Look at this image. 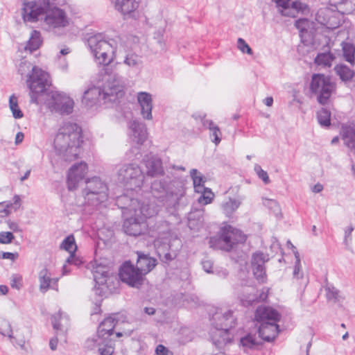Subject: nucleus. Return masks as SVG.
Segmentation results:
<instances>
[{
	"mask_svg": "<svg viewBox=\"0 0 355 355\" xmlns=\"http://www.w3.org/2000/svg\"><path fill=\"white\" fill-rule=\"evenodd\" d=\"M155 352L157 355H173V352L163 345H157Z\"/></svg>",
	"mask_w": 355,
	"mask_h": 355,
	"instance_id": "6e6d98bb",
	"label": "nucleus"
},
{
	"mask_svg": "<svg viewBox=\"0 0 355 355\" xmlns=\"http://www.w3.org/2000/svg\"><path fill=\"white\" fill-rule=\"evenodd\" d=\"M146 166V173L148 176L156 177L164 173L162 159L155 155L148 156L144 159Z\"/></svg>",
	"mask_w": 355,
	"mask_h": 355,
	"instance_id": "5701e85b",
	"label": "nucleus"
},
{
	"mask_svg": "<svg viewBox=\"0 0 355 355\" xmlns=\"http://www.w3.org/2000/svg\"><path fill=\"white\" fill-rule=\"evenodd\" d=\"M334 69L343 81H349L352 80L355 75L354 71L345 64L336 65Z\"/></svg>",
	"mask_w": 355,
	"mask_h": 355,
	"instance_id": "c9c22d12",
	"label": "nucleus"
},
{
	"mask_svg": "<svg viewBox=\"0 0 355 355\" xmlns=\"http://www.w3.org/2000/svg\"><path fill=\"white\" fill-rule=\"evenodd\" d=\"M342 137L345 145L355 150V123L342 127Z\"/></svg>",
	"mask_w": 355,
	"mask_h": 355,
	"instance_id": "c85d7f7f",
	"label": "nucleus"
},
{
	"mask_svg": "<svg viewBox=\"0 0 355 355\" xmlns=\"http://www.w3.org/2000/svg\"><path fill=\"white\" fill-rule=\"evenodd\" d=\"M246 236L239 230L227 225L220 230V235L218 239H210L211 247H215V242L218 241V247L226 251H230L234 245L239 243H244Z\"/></svg>",
	"mask_w": 355,
	"mask_h": 355,
	"instance_id": "f8f14e48",
	"label": "nucleus"
},
{
	"mask_svg": "<svg viewBox=\"0 0 355 355\" xmlns=\"http://www.w3.org/2000/svg\"><path fill=\"white\" fill-rule=\"evenodd\" d=\"M130 139L137 144H142L147 137V130L145 124L134 120L130 123Z\"/></svg>",
	"mask_w": 355,
	"mask_h": 355,
	"instance_id": "393cba45",
	"label": "nucleus"
},
{
	"mask_svg": "<svg viewBox=\"0 0 355 355\" xmlns=\"http://www.w3.org/2000/svg\"><path fill=\"white\" fill-rule=\"evenodd\" d=\"M17 257V254L12 252H3L1 258L5 259L15 260Z\"/></svg>",
	"mask_w": 355,
	"mask_h": 355,
	"instance_id": "774afa93",
	"label": "nucleus"
},
{
	"mask_svg": "<svg viewBox=\"0 0 355 355\" xmlns=\"http://www.w3.org/2000/svg\"><path fill=\"white\" fill-rule=\"evenodd\" d=\"M31 68V73H28L26 83L30 89L31 102L39 104L40 97L46 93L50 86L49 75L38 67H32L31 63L24 60L18 67L19 73L23 76Z\"/></svg>",
	"mask_w": 355,
	"mask_h": 355,
	"instance_id": "20e7f679",
	"label": "nucleus"
},
{
	"mask_svg": "<svg viewBox=\"0 0 355 355\" xmlns=\"http://www.w3.org/2000/svg\"><path fill=\"white\" fill-rule=\"evenodd\" d=\"M315 20L328 29H335L340 24L336 13L329 8L319 9L315 15Z\"/></svg>",
	"mask_w": 355,
	"mask_h": 355,
	"instance_id": "6ab92c4d",
	"label": "nucleus"
},
{
	"mask_svg": "<svg viewBox=\"0 0 355 355\" xmlns=\"http://www.w3.org/2000/svg\"><path fill=\"white\" fill-rule=\"evenodd\" d=\"M137 259L136 268L144 277V276L150 272L156 266L157 261L155 259L150 257L148 254H146L141 252H137Z\"/></svg>",
	"mask_w": 355,
	"mask_h": 355,
	"instance_id": "b1692460",
	"label": "nucleus"
},
{
	"mask_svg": "<svg viewBox=\"0 0 355 355\" xmlns=\"http://www.w3.org/2000/svg\"><path fill=\"white\" fill-rule=\"evenodd\" d=\"M196 119H199L203 127L206 129H209L210 131V138L211 141L216 144L218 145L221 141V132L218 125L214 124V123L211 120H208L205 119V115L201 116H193Z\"/></svg>",
	"mask_w": 355,
	"mask_h": 355,
	"instance_id": "bb28decb",
	"label": "nucleus"
},
{
	"mask_svg": "<svg viewBox=\"0 0 355 355\" xmlns=\"http://www.w3.org/2000/svg\"><path fill=\"white\" fill-rule=\"evenodd\" d=\"M334 58V55L329 52L322 53H319L314 61L317 65L329 67L331 66Z\"/></svg>",
	"mask_w": 355,
	"mask_h": 355,
	"instance_id": "ea45409f",
	"label": "nucleus"
},
{
	"mask_svg": "<svg viewBox=\"0 0 355 355\" xmlns=\"http://www.w3.org/2000/svg\"><path fill=\"white\" fill-rule=\"evenodd\" d=\"M293 275L296 279H302L303 277V272L301 270V263L298 264L295 263Z\"/></svg>",
	"mask_w": 355,
	"mask_h": 355,
	"instance_id": "0e129e2a",
	"label": "nucleus"
},
{
	"mask_svg": "<svg viewBox=\"0 0 355 355\" xmlns=\"http://www.w3.org/2000/svg\"><path fill=\"white\" fill-rule=\"evenodd\" d=\"M236 318L234 315L233 311L220 310L217 311L212 316L211 326L218 327L223 329H231L236 325Z\"/></svg>",
	"mask_w": 355,
	"mask_h": 355,
	"instance_id": "f3484780",
	"label": "nucleus"
},
{
	"mask_svg": "<svg viewBox=\"0 0 355 355\" xmlns=\"http://www.w3.org/2000/svg\"><path fill=\"white\" fill-rule=\"evenodd\" d=\"M87 173V165L81 162L73 165L69 171L67 176V186L69 190H74L77 188L80 181L83 180Z\"/></svg>",
	"mask_w": 355,
	"mask_h": 355,
	"instance_id": "a211bd4d",
	"label": "nucleus"
},
{
	"mask_svg": "<svg viewBox=\"0 0 355 355\" xmlns=\"http://www.w3.org/2000/svg\"><path fill=\"white\" fill-rule=\"evenodd\" d=\"M308 10L306 4L302 3L301 1H293L291 3V6H288L287 10H281L282 15L290 17H296L297 15L301 12H304Z\"/></svg>",
	"mask_w": 355,
	"mask_h": 355,
	"instance_id": "72a5a7b5",
	"label": "nucleus"
},
{
	"mask_svg": "<svg viewBox=\"0 0 355 355\" xmlns=\"http://www.w3.org/2000/svg\"><path fill=\"white\" fill-rule=\"evenodd\" d=\"M115 320L112 317L105 318L98 326L97 338L88 339L86 342L87 347L93 348L100 345V340L106 339L113 334L116 325Z\"/></svg>",
	"mask_w": 355,
	"mask_h": 355,
	"instance_id": "dca6fc26",
	"label": "nucleus"
},
{
	"mask_svg": "<svg viewBox=\"0 0 355 355\" xmlns=\"http://www.w3.org/2000/svg\"><path fill=\"white\" fill-rule=\"evenodd\" d=\"M61 319V313H59L58 315H53L51 317V322L53 327V329L55 330H61L60 324L59 322V320Z\"/></svg>",
	"mask_w": 355,
	"mask_h": 355,
	"instance_id": "13d9d810",
	"label": "nucleus"
},
{
	"mask_svg": "<svg viewBox=\"0 0 355 355\" xmlns=\"http://www.w3.org/2000/svg\"><path fill=\"white\" fill-rule=\"evenodd\" d=\"M243 198L233 199L230 198L227 200L221 203L220 207L223 213L227 217H232L242 203Z\"/></svg>",
	"mask_w": 355,
	"mask_h": 355,
	"instance_id": "7c9ffc66",
	"label": "nucleus"
},
{
	"mask_svg": "<svg viewBox=\"0 0 355 355\" xmlns=\"http://www.w3.org/2000/svg\"><path fill=\"white\" fill-rule=\"evenodd\" d=\"M103 89L89 87L83 94V103L87 107L96 104L100 98L105 102H115L124 95V81L118 74H111L105 78Z\"/></svg>",
	"mask_w": 355,
	"mask_h": 355,
	"instance_id": "7ed1b4c3",
	"label": "nucleus"
},
{
	"mask_svg": "<svg viewBox=\"0 0 355 355\" xmlns=\"http://www.w3.org/2000/svg\"><path fill=\"white\" fill-rule=\"evenodd\" d=\"M310 90L317 96V101L321 105H327L331 96L336 92V84L331 78L321 73H314L310 84Z\"/></svg>",
	"mask_w": 355,
	"mask_h": 355,
	"instance_id": "1a4fd4ad",
	"label": "nucleus"
},
{
	"mask_svg": "<svg viewBox=\"0 0 355 355\" xmlns=\"http://www.w3.org/2000/svg\"><path fill=\"white\" fill-rule=\"evenodd\" d=\"M0 334L5 336L12 338V330L8 321L3 320L0 322Z\"/></svg>",
	"mask_w": 355,
	"mask_h": 355,
	"instance_id": "49530a36",
	"label": "nucleus"
},
{
	"mask_svg": "<svg viewBox=\"0 0 355 355\" xmlns=\"http://www.w3.org/2000/svg\"><path fill=\"white\" fill-rule=\"evenodd\" d=\"M14 202H0V217H5L10 214V208L15 206V209L17 210L20 206V198L16 195L14 196Z\"/></svg>",
	"mask_w": 355,
	"mask_h": 355,
	"instance_id": "e433bc0d",
	"label": "nucleus"
},
{
	"mask_svg": "<svg viewBox=\"0 0 355 355\" xmlns=\"http://www.w3.org/2000/svg\"><path fill=\"white\" fill-rule=\"evenodd\" d=\"M82 130L76 123L66 122L58 129L53 146L55 151L66 161L76 159L80 153Z\"/></svg>",
	"mask_w": 355,
	"mask_h": 355,
	"instance_id": "f03ea898",
	"label": "nucleus"
},
{
	"mask_svg": "<svg viewBox=\"0 0 355 355\" xmlns=\"http://www.w3.org/2000/svg\"><path fill=\"white\" fill-rule=\"evenodd\" d=\"M202 266L203 270L207 272V273H212L213 271L211 270L213 267V263L210 260H204L202 261Z\"/></svg>",
	"mask_w": 355,
	"mask_h": 355,
	"instance_id": "69168bd1",
	"label": "nucleus"
},
{
	"mask_svg": "<svg viewBox=\"0 0 355 355\" xmlns=\"http://www.w3.org/2000/svg\"><path fill=\"white\" fill-rule=\"evenodd\" d=\"M116 10L123 15L130 14L137 9L139 2L137 0H111Z\"/></svg>",
	"mask_w": 355,
	"mask_h": 355,
	"instance_id": "cd10ccee",
	"label": "nucleus"
},
{
	"mask_svg": "<svg viewBox=\"0 0 355 355\" xmlns=\"http://www.w3.org/2000/svg\"><path fill=\"white\" fill-rule=\"evenodd\" d=\"M151 191L156 198H164L168 206L175 207L184 196V183L179 179L168 182L166 180H155L151 184Z\"/></svg>",
	"mask_w": 355,
	"mask_h": 355,
	"instance_id": "423d86ee",
	"label": "nucleus"
},
{
	"mask_svg": "<svg viewBox=\"0 0 355 355\" xmlns=\"http://www.w3.org/2000/svg\"><path fill=\"white\" fill-rule=\"evenodd\" d=\"M119 275L123 282L135 288H139L144 281V277L130 261H125L121 266Z\"/></svg>",
	"mask_w": 355,
	"mask_h": 355,
	"instance_id": "2eb2a0df",
	"label": "nucleus"
},
{
	"mask_svg": "<svg viewBox=\"0 0 355 355\" xmlns=\"http://www.w3.org/2000/svg\"><path fill=\"white\" fill-rule=\"evenodd\" d=\"M255 318L261 323L258 330L259 337L266 341L273 340L279 331L277 322L280 319V314L271 307L259 306Z\"/></svg>",
	"mask_w": 355,
	"mask_h": 355,
	"instance_id": "0eeeda50",
	"label": "nucleus"
},
{
	"mask_svg": "<svg viewBox=\"0 0 355 355\" xmlns=\"http://www.w3.org/2000/svg\"><path fill=\"white\" fill-rule=\"evenodd\" d=\"M263 205L272 210L276 216L280 214V207L276 200L272 199H266L263 202Z\"/></svg>",
	"mask_w": 355,
	"mask_h": 355,
	"instance_id": "a18cd8bd",
	"label": "nucleus"
},
{
	"mask_svg": "<svg viewBox=\"0 0 355 355\" xmlns=\"http://www.w3.org/2000/svg\"><path fill=\"white\" fill-rule=\"evenodd\" d=\"M40 290L42 293L46 292L50 288L52 282H57L58 279L51 278V274L46 268L41 270L38 275Z\"/></svg>",
	"mask_w": 355,
	"mask_h": 355,
	"instance_id": "2f4dec72",
	"label": "nucleus"
},
{
	"mask_svg": "<svg viewBox=\"0 0 355 355\" xmlns=\"http://www.w3.org/2000/svg\"><path fill=\"white\" fill-rule=\"evenodd\" d=\"M51 98L46 103L49 107L61 114H69L73 112L74 102L66 94L58 92H52Z\"/></svg>",
	"mask_w": 355,
	"mask_h": 355,
	"instance_id": "4468645a",
	"label": "nucleus"
},
{
	"mask_svg": "<svg viewBox=\"0 0 355 355\" xmlns=\"http://www.w3.org/2000/svg\"><path fill=\"white\" fill-rule=\"evenodd\" d=\"M240 343L245 351L248 349H252L260 344V341L256 336L250 334L241 338Z\"/></svg>",
	"mask_w": 355,
	"mask_h": 355,
	"instance_id": "58836bf2",
	"label": "nucleus"
},
{
	"mask_svg": "<svg viewBox=\"0 0 355 355\" xmlns=\"http://www.w3.org/2000/svg\"><path fill=\"white\" fill-rule=\"evenodd\" d=\"M98 351L101 355H112L114 348L111 345H105L103 347H99Z\"/></svg>",
	"mask_w": 355,
	"mask_h": 355,
	"instance_id": "680f3d73",
	"label": "nucleus"
},
{
	"mask_svg": "<svg viewBox=\"0 0 355 355\" xmlns=\"http://www.w3.org/2000/svg\"><path fill=\"white\" fill-rule=\"evenodd\" d=\"M44 17L41 24L48 31L64 28L69 24L66 12L51 3Z\"/></svg>",
	"mask_w": 355,
	"mask_h": 355,
	"instance_id": "ddd939ff",
	"label": "nucleus"
},
{
	"mask_svg": "<svg viewBox=\"0 0 355 355\" xmlns=\"http://www.w3.org/2000/svg\"><path fill=\"white\" fill-rule=\"evenodd\" d=\"M139 58L135 54L128 55L124 60V63L129 67H135L139 64Z\"/></svg>",
	"mask_w": 355,
	"mask_h": 355,
	"instance_id": "864d4df0",
	"label": "nucleus"
},
{
	"mask_svg": "<svg viewBox=\"0 0 355 355\" xmlns=\"http://www.w3.org/2000/svg\"><path fill=\"white\" fill-rule=\"evenodd\" d=\"M255 288L248 286L243 288V293L239 297L241 304L245 306L252 305L258 301V297L255 293Z\"/></svg>",
	"mask_w": 355,
	"mask_h": 355,
	"instance_id": "473e14b6",
	"label": "nucleus"
},
{
	"mask_svg": "<svg viewBox=\"0 0 355 355\" xmlns=\"http://www.w3.org/2000/svg\"><path fill=\"white\" fill-rule=\"evenodd\" d=\"M317 116L318 123L322 126L327 127L330 125L331 112L329 110L326 108H322L318 112Z\"/></svg>",
	"mask_w": 355,
	"mask_h": 355,
	"instance_id": "37998d69",
	"label": "nucleus"
},
{
	"mask_svg": "<svg viewBox=\"0 0 355 355\" xmlns=\"http://www.w3.org/2000/svg\"><path fill=\"white\" fill-rule=\"evenodd\" d=\"M334 6L342 15L350 14L354 10L353 4L349 0H341L336 3Z\"/></svg>",
	"mask_w": 355,
	"mask_h": 355,
	"instance_id": "a19ab883",
	"label": "nucleus"
},
{
	"mask_svg": "<svg viewBox=\"0 0 355 355\" xmlns=\"http://www.w3.org/2000/svg\"><path fill=\"white\" fill-rule=\"evenodd\" d=\"M342 48L343 52V56L345 60L349 62L352 65H354L355 64V46L354 44L343 42L342 43Z\"/></svg>",
	"mask_w": 355,
	"mask_h": 355,
	"instance_id": "4c0bfd02",
	"label": "nucleus"
},
{
	"mask_svg": "<svg viewBox=\"0 0 355 355\" xmlns=\"http://www.w3.org/2000/svg\"><path fill=\"white\" fill-rule=\"evenodd\" d=\"M87 45L98 64L107 66L115 58L117 43L113 40H106L102 33H96L89 36Z\"/></svg>",
	"mask_w": 355,
	"mask_h": 355,
	"instance_id": "39448f33",
	"label": "nucleus"
},
{
	"mask_svg": "<svg viewBox=\"0 0 355 355\" xmlns=\"http://www.w3.org/2000/svg\"><path fill=\"white\" fill-rule=\"evenodd\" d=\"M137 99L141 108V114L144 119L151 120L153 98L152 95L146 92L137 93Z\"/></svg>",
	"mask_w": 355,
	"mask_h": 355,
	"instance_id": "4be33fe9",
	"label": "nucleus"
},
{
	"mask_svg": "<svg viewBox=\"0 0 355 355\" xmlns=\"http://www.w3.org/2000/svg\"><path fill=\"white\" fill-rule=\"evenodd\" d=\"M161 225L163 226L164 230H159L158 231H159V234L162 233L164 234L163 236H161V238L165 239L171 234L169 224L167 222L164 221V222H162Z\"/></svg>",
	"mask_w": 355,
	"mask_h": 355,
	"instance_id": "e2e57ef3",
	"label": "nucleus"
},
{
	"mask_svg": "<svg viewBox=\"0 0 355 355\" xmlns=\"http://www.w3.org/2000/svg\"><path fill=\"white\" fill-rule=\"evenodd\" d=\"M42 43V38L40 31L33 30L31 35L28 40L24 46V49L26 51L32 53L37 50Z\"/></svg>",
	"mask_w": 355,
	"mask_h": 355,
	"instance_id": "c756f323",
	"label": "nucleus"
},
{
	"mask_svg": "<svg viewBox=\"0 0 355 355\" xmlns=\"http://www.w3.org/2000/svg\"><path fill=\"white\" fill-rule=\"evenodd\" d=\"M309 24V20L306 19H300L295 21V26L301 31L306 30V26Z\"/></svg>",
	"mask_w": 355,
	"mask_h": 355,
	"instance_id": "bf43d9fd",
	"label": "nucleus"
},
{
	"mask_svg": "<svg viewBox=\"0 0 355 355\" xmlns=\"http://www.w3.org/2000/svg\"><path fill=\"white\" fill-rule=\"evenodd\" d=\"M237 48L243 53L252 55L253 53L252 49L242 38H239L237 40Z\"/></svg>",
	"mask_w": 355,
	"mask_h": 355,
	"instance_id": "09e8293b",
	"label": "nucleus"
},
{
	"mask_svg": "<svg viewBox=\"0 0 355 355\" xmlns=\"http://www.w3.org/2000/svg\"><path fill=\"white\" fill-rule=\"evenodd\" d=\"M210 338L213 344L218 349L231 342L232 336L227 329L211 326Z\"/></svg>",
	"mask_w": 355,
	"mask_h": 355,
	"instance_id": "412c9836",
	"label": "nucleus"
},
{
	"mask_svg": "<svg viewBox=\"0 0 355 355\" xmlns=\"http://www.w3.org/2000/svg\"><path fill=\"white\" fill-rule=\"evenodd\" d=\"M94 279L96 284L103 285L106 283L108 277V269L105 266H97L92 270Z\"/></svg>",
	"mask_w": 355,
	"mask_h": 355,
	"instance_id": "f704fd0d",
	"label": "nucleus"
},
{
	"mask_svg": "<svg viewBox=\"0 0 355 355\" xmlns=\"http://www.w3.org/2000/svg\"><path fill=\"white\" fill-rule=\"evenodd\" d=\"M8 225L9 228L12 231H13L15 232H21V228L19 227V225L17 223L8 221Z\"/></svg>",
	"mask_w": 355,
	"mask_h": 355,
	"instance_id": "338daca9",
	"label": "nucleus"
},
{
	"mask_svg": "<svg viewBox=\"0 0 355 355\" xmlns=\"http://www.w3.org/2000/svg\"><path fill=\"white\" fill-rule=\"evenodd\" d=\"M9 107L12 113V116H14V118L21 119L23 117V112L19 107L18 99H17V97L15 94H12L10 96Z\"/></svg>",
	"mask_w": 355,
	"mask_h": 355,
	"instance_id": "79ce46f5",
	"label": "nucleus"
},
{
	"mask_svg": "<svg viewBox=\"0 0 355 355\" xmlns=\"http://www.w3.org/2000/svg\"><path fill=\"white\" fill-rule=\"evenodd\" d=\"M254 171H256L259 178L261 179L266 184L270 183V181L267 172L263 170L259 165L256 164L254 166Z\"/></svg>",
	"mask_w": 355,
	"mask_h": 355,
	"instance_id": "8fccbe9b",
	"label": "nucleus"
},
{
	"mask_svg": "<svg viewBox=\"0 0 355 355\" xmlns=\"http://www.w3.org/2000/svg\"><path fill=\"white\" fill-rule=\"evenodd\" d=\"M197 169H192L190 172L191 177L193 180V187L196 185H200L205 183L203 178L201 175H198Z\"/></svg>",
	"mask_w": 355,
	"mask_h": 355,
	"instance_id": "603ef678",
	"label": "nucleus"
},
{
	"mask_svg": "<svg viewBox=\"0 0 355 355\" xmlns=\"http://www.w3.org/2000/svg\"><path fill=\"white\" fill-rule=\"evenodd\" d=\"M50 0H24L21 8V17L24 22H42Z\"/></svg>",
	"mask_w": 355,
	"mask_h": 355,
	"instance_id": "9b49d317",
	"label": "nucleus"
},
{
	"mask_svg": "<svg viewBox=\"0 0 355 355\" xmlns=\"http://www.w3.org/2000/svg\"><path fill=\"white\" fill-rule=\"evenodd\" d=\"M118 180L127 189H140L144 184V174L140 167L135 164L122 165L117 172Z\"/></svg>",
	"mask_w": 355,
	"mask_h": 355,
	"instance_id": "9d476101",
	"label": "nucleus"
},
{
	"mask_svg": "<svg viewBox=\"0 0 355 355\" xmlns=\"http://www.w3.org/2000/svg\"><path fill=\"white\" fill-rule=\"evenodd\" d=\"M85 203L97 206L106 201L108 197L107 184L99 178L93 177L85 181V187L83 190Z\"/></svg>",
	"mask_w": 355,
	"mask_h": 355,
	"instance_id": "6e6552de",
	"label": "nucleus"
},
{
	"mask_svg": "<svg viewBox=\"0 0 355 355\" xmlns=\"http://www.w3.org/2000/svg\"><path fill=\"white\" fill-rule=\"evenodd\" d=\"M15 239L13 234L10 232H0V243L9 244L12 243Z\"/></svg>",
	"mask_w": 355,
	"mask_h": 355,
	"instance_id": "3c124183",
	"label": "nucleus"
},
{
	"mask_svg": "<svg viewBox=\"0 0 355 355\" xmlns=\"http://www.w3.org/2000/svg\"><path fill=\"white\" fill-rule=\"evenodd\" d=\"M214 193L211 191L207 189L205 192L202 193V196L198 198V202L203 205H207L210 203L214 198Z\"/></svg>",
	"mask_w": 355,
	"mask_h": 355,
	"instance_id": "de8ad7c7",
	"label": "nucleus"
},
{
	"mask_svg": "<svg viewBox=\"0 0 355 355\" xmlns=\"http://www.w3.org/2000/svg\"><path fill=\"white\" fill-rule=\"evenodd\" d=\"M60 248L65 250L70 254L69 257L67 259V263L74 264L76 266L80 263V261L74 255L77 250V245L73 235H69L64 239L60 244Z\"/></svg>",
	"mask_w": 355,
	"mask_h": 355,
	"instance_id": "a878e982",
	"label": "nucleus"
},
{
	"mask_svg": "<svg viewBox=\"0 0 355 355\" xmlns=\"http://www.w3.org/2000/svg\"><path fill=\"white\" fill-rule=\"evenodd\" d=\"M275 2L277 7L281 8V10H287L289 6V3L291 0H272Z\"/></svg>",
	"mask_w": 355,
	"mask_h": 355,
	"instance_id": "052dcab7",
	"label": "nucleus"
},
{
	"mask_svg": "<svg viewBox=\"0 0 355 355\" xmlns=\"http://www.w3.org/2000/svg\"><path fill=\"white\" fill-rule=\"evenodd\" d=\"M326 296L328 300L334 301V302L339 301L340 292L332 285H327L325 287Z\"/></svg>",
	"mask_w": 355,
	"mask_h": 355,
	"instance_id": "c03bdc74",
	"label": "nucleus"
},
{
	"mask_svg": "<svg viewBox=\"0 0 355 355\" xmlns=\"http://www.w3.org/2000/svg\"><path fill=\"white\" fill-rule=\"evenodd\" d=\"M164 30H159L155 33V39L157 40V42L159 44L160 47L164 49L165 46V41L164 40Z\"/></svg>",
	"mask_w": 355,
	"mask_h": 355,
	"instance_id": "4d7b16f0",
	"label": "nucleus"
},
{
	"mask_svg": "<svg viewBox=\"0 0 355 355\" xmlns=\"http://www.w3.org/2000/svg\"><path fill=\"white\" fill-rule=\"evenodd\" d=\"M21 277L15 275L12 277L10 286L12 288L19 290L21 287Z\"/></svg>",
	"mask_w": 355,
	"mask_h": 355,
	"instance_id": "5fc2aeb1",
	"label": "nucleus"
},
{
	"mask_svg": "<svg viewBox=\"0 0 355 355\" xmlns=\"http://www.w3.org/2000/svg\"><path fill=\"white\" fill-rule=\"evenodd\" d=\"M116 203L123 210V230L130 236H137L144 234L148 227L146 218L157 213L155 206L141 203L137 199L129 198L127 195L117 197Z\"/></svg>",
	"mask_w": 355,
	"mask_h": 355,
	"instance_id": "f257e3e1",
	"label": "nucleus"
},
{
	"mask_svg": "<svg viewBox=\"0 0 355 355\" xmlns=\"http://www.w3.org/2000/svg\"><path fill=\"white\" fill-rule=\"evenodd\" d=\"M269 260L268 255L261 252H256L252 257V268L255 278L261 283L266 280L265 263Z\"/></svg>",
	"mask_w": 355,
	"mask_h": 355,
	"instance_id": "aec40b11",
	"label": "nucleus"
}]
</instances>
